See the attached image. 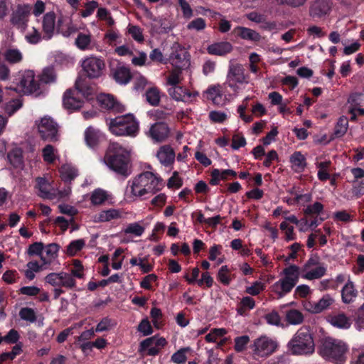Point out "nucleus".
<instances>
[{
    "label": "nucleus",
    "instance_id": "6e6d98bb",
    "mask_svg": "<svg viewBox=\"0 0 364 364\" xmlns=\"http://www.w3.org/2000/svg\"><path fill=\"white\" fill-rule=\"evenodd\" d=\"M183 185V181L178 176V171H174L172 176L168 180L167 186L168 188H179Z\"/></svg>",
    "mask_w": 364,
    "mask_h": 364
},
{
    "label": "nucleus",
    "instance_id": "c85d7f7f",
    "mask_svg": "<svg viewBox=\"0 0 364 364\" xmlns=\"http://www.w3.org/2000/svg\"><path fill=\"white\" fill-rule=\"evenodd\" d=\"M232 50V46L229 42H219L210 45L207 48L208 53L210 55H223Z\"/></svg>",
    "mask_w": 364,
    "mask_h": 364
},
{
    "label": "nucleus",
    "instance_id": "09e8293b",
    "mask_svg": "<svg viewBox=\"0 0 364 364\" xmlns=\"http://www.w3.org/2000/svg\"><path fill=\"white\" fill-rule=\"evenodd\" d=\"M60 277V287L72 289L75 286V280L71 274L61 272Z\"/></svg>",
    "mask_w": 364,
    "mask_h": 364
},
{
    "label": "nucleus",
    "instance_id": "423d86ee",
    "mask_svg": "<svg viewBox=\"0 0 364 364\" xmlns=\"http://www.w3.org/2000/svg\"><path fill=\"white\" fill-rule=\"evenodd\" d=\"M110 132L116 136H134L139 126L132 114H126L107 120Z\"/></svg>",
    "mask_w": 364,
    "mask_h": 364
},
{
    "label": "nucleus",
    "instance_id": "20e7f679",
    "mask_svg": "<svg viewBox=\"0 0 364 364\" xmlns=\"http://www.w3.org/2000/svg\"><path fill=\"white\" fill-rule=\"evenodd\" d=\"M348 349V346L343 341L326 338L322 341L320 353L323 358L336 364H344Z\"/></svg>",
    "mask_w": 364,
    "mask_h": 364
},
{
    "label": "nucleus",
    "instance_id": "ea45409f",
    "mask_svg": "<svg viewBox=\"0 0 364 364\" xmlns=\"http://www.w3.org/2000/svg\"><path fill=\"white\" fill-rule=\"evenodd\" d=\"M107 200V194L102 189H96L91 194L90 200L95 205H101Z\"/></svg>",
    "mask_w": 364,
    "mask_h": 364
},
{
    "label": "nucleus",
    "instance_id": "0e129e2a",
    "mask_svg": "<svg viewBox=\"0 0 364 364\" xmlns=\"http://www.w3.org/2000/svg\"><path fill=\"white\" fill-rule=\"evenodd\" d=\"M19 292L23 295L34 296L41 293V289L36 286H26L21 287Z\"/></svg>",
    "mask_w": 364,
    "mask_h": 364
},
{
    "label": "nucleus",
    "instance_id": "e2e57ef3",
    "mask_svg": "<svg viewBox=\"0 0 364 364\" xmlns=\"http://www.w3.org/2000/svg\"><path fill=\"white\" fill-rule=\"evenodd\" d=\"M85 9L81 11V16L83 18L90 16L97 8L98 3L95 1H91L85 4Z\"/></svg>",
    "mask_w": 364,
    "mask_h": 364
},
{
    "label": "nucleus",
    "instance_id": "774afa93",
    "mask_svg": "<svg viewBox=\"0 0 364 364\" xmlns=\"http://www.w3.org/2000/svg\"><path fill=\"white\" fill-rule=\"evenodd\" d=\"M355 322L358 328H361L363 327V325H364V303L358 309L356 312Z\"/></svg>",
    "mask_w": 364,
    "mask_h": 364
},
{
    "label": "nucleus",
    "instance_id": "37998d69",
    "mask_svg": "<svg viewBox=\"0 0 364 364\" xmlns=\"http://www.w3.org/2000/svg\"><path fill=\"white\" fill-rule=\"evenodd\" d=\"M323 210V205L320 202H315L313 204L307 205L303 210L304 215H319Z\"/></svg>",
    "mask_w": 364,
    "mask_h": 364
},
{
    "label": "nucleus",
    "instance_id": "c756f323",
    "mask_svg": "<svg viewBox=\"0 0 364 364\" xmlns=\"http://www.w3.org/2000/svg\"><path fill=\"white\" fill-rule=\"evenodd\" d=\"M333 302L334 299L329 294H326L317 302L310 304L309 311L314 314L321 313L327 309Z\"/></svg>",
    "mask_w": 364,
    "mask_h": 364
},
{
    "label": "nucleus",
    "instance_id": "9d476101",
    "mask_svg": "<svg viewBox=\"0 0 364 364\" xmlns=\"http://www.w3.org/2000/svg\"><path fill=\"white\" fill-rule=\"evenodd\" d=\"M278 347L277 342L266 336L256 338L251 346L255 357L266 358L274 353Z\"/></svg>",
    "mask_w": 364,
    "mask_h": 364
},
{
    "label": "nucleus",
    "instance_id": "f8f14e48",
    "mask_svg": "<svg viewBox=\"0 0 364 364\" xmlns=\"http://www.w3.org/2000/svg\"><path fill=\"white\" fill-rule=\"evenodd\" d=\"M301 277L308 280L320 279L326 274V267L316 258H310L301 269Z\"/></svg>",
    "mask_w": 364,
    "mask_h": 364
},
{
    "label": "nucleus",
    "instance_id": "cd10ccee",
    "mask_svg": "<svg viewBox=\"0 0 364 364\" xmlns=\"http://www.w3.org/2000/svg\"><path fill=\"white\" fill-rule=\"evenodd\" d=\"M58 250L59 246L55 243H51L44 247L41 259L43 264H51L57 257Z\"/></svg>",
    "mask_w": 364,
    "mask_h": 364
},
{
    "label": "nucleus",
    "instance_id": "5fc2aeb1",
    "mask_svg": "<svg viewBox=\"0 0 364 364\" xmlns=\"http://www.w3.org/2000/svg\"><path fill=\"white\" fill-rule=\"evenodd\" d=\"M154 345L160 350L166 344V341L164 338L151 337L143 341V345L149 346V345Z\"/></svg>",
    "mask_w": 364,
    "mask_h": 364
},
{
    "label": "nucleus",
    "instance_id": "ddd939ff",
    "mask_svg": "<svg viewBox=\"0 0 364 364\" xmlns=\"http://www.w3.org/2000/svg\"><path fill=\"white\" fill-rule=\"evenodd\" d=\"M31 7L28 4L18 5L11 15V24L23 32L28 26Z\"/></svg>",
    "mask_w": 364,
    "mask_h": 364
},
{
    "label": "nucleus",
    "instance_id": "5701e85b",
    "mask_svg": "<svg viewBox=\"0 0 364 364\" xmlns=\"http://www.w3.org/2000/svg\"><path fill=\"white\" fill-rule=\"evenodd\" d=\"M97 101L100 105L107 109H114L116 112H122L124 109L123 105L115 102L113 96L109 94H100L97 97Z\"/></svg>",
    "mask_w": 364,
    "mask_h": 364
},
{
    "label": "nucleus",
    "instance_id": "49530a36",
    "mask_svg": "<svg viewBox=\"0 0 364 364\" xmlns=\"http://www.w3.org/2000/svg\"><path fill=\"white\" fill-rule=\"evenodd\" d=\"M55 79L56 75L53 68H45L40 76V81L46 84L55 82Z\"/></svg>",
    "mask_w": 364,
    "mask_h": 364
},
{
    "label": "nucleus",
    "instance_id": "2f4dec72",
    "mask_svg": "<svg viewBox=\"0 0 364 364\" xmlns=\"http://www.w3.org/2000/svg\"><path fill=\"white\" fill-rule=\"evenodd\" d=\"M291 168L297 172L302 171L306 166V159L300 151H295L290 156Z\"/></svg>",
    "mask_w": 364,
    "mask_h": 364
},
{
    "label": "nucleus",
    "instance_id": "680f3d73",
    "mask_svg": "<svg viewBox=\"0 0 364 364\" xmlns=\"http://www.w3.org/2000/svg\"><path fill=\"white\" fill-rule=\"evenodd\" d=\"M43 249L44 246L42 242H34L29 246L28 249V254L29 255H38L41 258Z\"/></svg>",
    "mask_w": 364,
    "mask_h": 364
},
{
    "label": "nucleus",
    "instance_id": "4c0bfd02",
    "mask_svg": "<svg viewBox=\"0 0 364 364\" xmlns=\"http://www.w3.org/2000/svg\"><path fill=\"white\" fill-rule=\"evenodd\" d=\"M286 320L289 324L298 325L303 322L304 316L299 311L291 309L287 311Z\"/></svg>",
    "mask_w": 364,
    "mask_h": 364
},
{
    "label": "nucleus",
    "instance_id": "864d4df0",
    "mask_svg": "<svg viewBox=\"0 0 364 364\" xmlns=\"http://www.w3.org/2000/svg\"><path fill=\"white\" fill-rule=\"evenodd\" d=\"M265 288V285L260 281H257L254 282L251 286L247 287L246 288V293L256 296L258 295L261 291H262Z\"/></svg>",
    "mask_w": 364,
    "mask_h": 364
},
{
    "label": "nucleus",
    "instance_id": "6ab92c4d",
    "mask_svg": "<svg viewBox=\"0 0 364 364\" xmlns=\"http://www.w3.org/2000/svg\"><path fill=\"white\" fill-rule=\"evenodd\" d=\"M112 75L114 80L119 85H127L132 79L130 69L122 64H119L112 70Z\"/></svg>",
    "mask_w": 364,
    "mask_h": 364
},
{
    "label": "nucleus",
    "instance_id": "9b49d317",
    "mask_svg": "<svg viewBox=\"0 0 364 364\" xmlns=\"http://www.w3.org/2000/svg\"><path fill=\"white\" fill-rule=\"evenodd\" d=\"M81 66L85 75L89 78L100 77L105 68V63L101 58L90 55L81 62Z\"/></svg>",
    "mask_w": 364,
    "mask_h": 364
},
{
    "label": "nucleus",
    "instance_id": "2eb2a0df",
    "mask_svg": "<svg viewBox=\"0 0 364 364\" xmlns=\"http://www.w3.org/2000/svg\"><path fill=\"white\" fill-rule=\"evenodd\" d=\"M55 14L53 11L46 13L42 19L43 39H50L55 33Z\"/></svg>",
    "mask_w": 364,
    "mask_h": 364
},
{
    "label": "nucleus",
    "instance_id": "412c9836",
    "mask_svg": "<svg viewBox=\"0 0 364 364\" xmlns=\"http://www.w3.org/2000/svg\"><path fill=\"white\" fill-rule=\"evenodd\" d=\"M125 218L126 213L122 209L109 208L100 211L97 216L96 221L105 223Z\"/></svg>",
    "mask_w": 364,
    "mask_h": 364
},
{
    "label": "nucleus",
    "instance_id": "6e6552de",
    "mask_svg": "<svg viewBox=\"0 0 364 364\" xmlns=\"http://www.w3.org/2000/svg\"><path fill=\"white\" fill-rule=\"evenodd\" d=\"M36 126L43 140L54 142L59 139V126L52 117L44 116L36 121Z\"/></svg>",
    "mask_w": 364,
    "mask_h": 364
},
{
    "label": "nucleus",
    "instance_id": "c03bdc74",
    "mask_svg": "<svg viewBox=\"0 0 364 364\" xmlns=\"http://www.w3.org/2000/svg\"><path fill=\"white\" fill-rule=\"evenodd\" d=\"M146 98L150 105L153 106L158 105L160 102V93L159 90L155 87L149 89L146 92Z\"/></svg>",
    "mask_w": 364,
    "mask_h": 364
},
{
    "label": "nucleus",
    "instance_id": "de8ad7c7",
    "mask_svg": "<svg viewBox=\"0 0 364 364\" xmlns=\"http://www.w3.org/2000/svg\"><path fill=\"white\" fill-rule=\"evenodd\" d=\"M23 105L22 101L20 99H15L9 101L6 104L4 109L5 112L9 115H12L17 110H18Z\"/></svg>",
    "mask_w": 364,
    "mask_h": 364
},
{
    "label": "nucleus",
    "instance_id": "c9c22d12",
    "mask_svg": "<svg viewBox=\"0 0 364 364\" xmlns=\"http://www.w3.org/2000/svg\"><path fill=\"white\" fill-rule=\"evenodd\" d=\"M60 176L65 182H70L77 176V170L70 164H65L60 169Z\"/></svg>",
    "mask_w": 364,
    "mask_h": 364
},
{
    "label": "nucleus",
    "instance_id": "f3484780",
    "mask_svg": "<svg viewBox=\"0 0 364 364\" xmlns=\"http://www.w3.org/2000/svg\"><path fill=\"white\" fill-rule=\"evenodd\" d=\"M36 188L38 190V196L44 199H55L57 197L55 189L50 185V182L45 178H36Z\"/></svg>",
    "mask_w": 364,
    "mask_h": 364
},
{
    "label": "nucleus",
    "instance_id": "3c124183",
    "mask_svg": "<svg viewBox=\"0 0 364 364\" xmlns=\"http://www.w3.org/2000/svg\"><path fill=\"white\" fill-rule=\"evenodd\" d=\"M21 319L33 323L36 320V313L33 309L28 307L22 308L19 311Z\"/></svg>",
    "mask_w": 364,
    "mask_h": 364
},
{
    "label": "nucleus",
    "instance_id": "a19ab883",
    "mask_svg": "<svg viewBox=\"0 0 364 364\" xmlns=\"http://www.w3.org/2000/svg\"><path fill=\"white\" fill-rule=\"evenodd\" d=\"M85 245V242L83 239L73 240L67 247L66 253L70 256H73L82 250Z\"/></svg>",
    "mask_w": 364,
    "mask_h": 364
},
{
    "label": "nucleus",
    "instance_id": "8fccbe9b",
    "mask_svg": "<svg viewBox=\"0 0 364 364\" xmlns=\"http://www.w3.org/2000/svg\"><path fill=\"white\" fill-rule=\"evenodd\" d=\"M144 232V228L138 223H132L129 224L124 230L127 234H132L135 236L139 237Z\"/></svg>",
    "mask_w": 364,
    "mask_h": 364
},
{
    "label": "nucleus",
    "instance_id": "a211bd4d",
    "mask_svg": "<svg viewBox=\"0 0 364 364\" xmlns=\"http://www.w3.org/2000/svg\"><path fill=\"white\" fill-rule=\"evenodd\" d=\"M159 163L166 167L171 166L175 161V152L169 145L161 146L156 154Z\"/></svg>",
    "mask_w": 364,
    "mask_h": 364
},
{
    "label": "nucleus",
    "instance_id": "f03ea898",
    "mask_svg": "<svg viewBox=\"0 0 364 364\" xmlns=\"http://www.w3.org/2000/svg\"><path fill=\"white\" fill-rule=\"evenodd\" d=\"M104 161L113 171L124 176L129 175V151L119 143L110 142Z\"/></svg>",
    "mask_w": 364,
    "mask_h": 364
},
{
    "label": "nucleus",
    "instance_id": "58836bf2",
    "mask_svg": "<svg viewBox=\"0 0 364 364\" xmlns=\"http://www.w3.org/2000/svg\"><path fill=\"white\" fill-rule=\"evenodd\" d=\"M182 69L173 68L166 78L167 85L170 86L178 85L182 80Z\"/></svg>",
    "mask_w": 364,
    "mask_h": 364
},
{
    "label": "nucleus",
    "instance_id": "393cba45",
    "mask_svg": "<svg viewBox=\"0 0 364 364\" xmlns=\"http://www.w3.org/2000/svg\"><path fill=\"white\" fill-rule=\"evenodd\" d=\"M330 9L329 0H316L311 6L310 15L313 17H321Z\"/></svg>",
    "mask_w": 364,
    "mask_h": 364
},
{
    "label": "nucleus",
    "instance_id": "bf43d9fd",
    "mask_svg": "<svg viewBox=\"0 0 364 364\" xmlns=\"http://www.w3.org/2000/svg\"><path fill=\"white\" fill-rule=\"evenodd\" d=\"M43 38L41 33L35 28L26 36V41L31 44L38 43Z\"/></svg>",
    "mask_w": 364,
    "mask_h": 364
},
{
    "label": "nucleus",
    "instance_id": "1a4fd4ad",
    "mask_svg": "<svg viewBox=\"0 0 364 364\" xmlns=\"http://www.w3.org/2000/svg\"><path fill=\"white\" fill-rule=\"evenodd\" d=\"M16 90L25 95H38L41 93V84L39 80L36 79L33 70H25L20 75Z\"/></svg>",
    "mask_w": 364,
    "mask_h": 364
},
{
    "label": "nucleus",
    "instance_id": "dca6fc26",
    "mask_svg": "<svg viewBox=\"0 0 364 364\" xmlns=\"http://www.w3.org/2000/svg\"><path fill=\"white\" fill-rule=\"evenodd\" d=\"M168 93L174 100L185 102H191L192 97H195L198 95V92H191L178 85L171 86L168 89Z\"/></svg>",
    "mask_w": 364,
    "mask_h": 364
},
{
    "label": "nucleus",
    "instance_id": "72a5a7b5",
    "mask_svg": "<svg viewBox=\"0 0 364 364\" xmlns=\"http://www.w3.org/2000/svg\"><path fill=\"white\" fill-rule=\"evenodd\" d=\"M100 131L91 127H88L85 132V141L90 147L96 146L100 141Z\"/></svg>",
    "mask_w": 364,
    "mask_h": 364
},
{
    "label": "nucleus",
    "instance_id": "f704fd0d",
    "mask_svg": "<svg viewBox=\"0 0 364 364\" xmlns=\"http://www.w3.org/2000/svg\"><path fill=\"white\" fill-rule=\"evenodd\" d=\"M4 58L10 64H17L22 61L23 53L17 48H9L4 53Z\"/></svg>",
    "mask_w": 364,
    "mask_h": 364
},
{
    "label": "nucleus",
    "instance_id": "4be33fe9",
    "mask_svg": "<svg viewBox=\"0 0 364 364\" xmlns=\"http://www.w3.org/2000/svg\"><path fill=\"white\" fill-rule=\"evenodd\" d=\"M79 92L77 91L67 90L63 95L64 107L70 110H75L80 108L82 102L78 99Z\"/></svg>",
    "mask_w": 364,
    "mask_h": 364
},
{
    "label": "nucleus",
    "instance_id": "a18cd8bd",
    "mask_svg": "<svg viewBox=\"0 0 364 364\" xmlns=\"http://www.w3.org/2000/svg\"><path fill=\"white\" fill-rule=\"evenodd\" d=\"M56 150L50 145L48 144L43 149V158L48 163H53L56 159Z\"/></svg>",
    "mask_w": 364,
    "mask_h": 364
},
{
    "label": "nucleus",
    "instance_id": "4d7b16f0",
    "mask_svg": "<svg viewBox=\"0 0 364 364\" xmlns=\"http://www.w3.org/2000/svg\"><path fill=\"white\" fill-rule=\"evenodd\" d=\"M205 26L206 23L205 20L202 18H197L187 25V28L189 30H196L199 31L203 30Z\"/></svg>",
    "mask_w": 364,
    "mask_h": 364
},
{
    "label": "nucleus",
    "instance_id": "f257e3e1",
    "mask_svg": "<svg viewBox=\"0 0 364 364\" xmlns=\"http://www.w3.org/2000/svg\"><path fill=\"white\" fill-rule=\"evenodd\" d=\"M162 178L151 171H144L128 182L127 194L131 198L144 199L148 195L155 194L162 187Z\"/></svg>",
    "mask_w": 364,
    "mask_h": 364
},
{
    "label": "nucleus",
    "instance_id": "4468645a",
    "mask_svg": "<svg viewBox=\"0 0 364 364\" xmlns=\"http://www.w3.org/2000/svg\"><path fill=\"white\" fill-rule=\"evenodd\" d=\"M168 60L173 68L182 70L188 68L190 65L188 53L178 43H174L171 46V53Z\"/></svg>",
    "mask_w": 364,
    "mask_h": 364
},
{
    "label": "nucleus",
    "instance_id": "473e14b6",
    "mask_svg": "<svg viewBox=\"0 0 364 364\" xmlns=\"http://www.w3.org/2000/svg\"><path fill=\"white\" fill-rule=\"evenodd\" d=\"M330 323L339 328L347 329L350 328L351 321L344 314H338L329 318Z\"/></svg>",
    "mask_w": 364,
    "mask_h": 364
},
{
    "label": "nucleus",
    "instance_id": "79ce46f5",
    "mask_svg": "<svg viewBox=\"0 0 364 364\" xmlns=\"http://www.w3.org/2000/svg\"><path fill=\"white\" fill-rule=\"evenodd\" d=\"M331 161H325L317 164L318 168V178L321 181H326L329 178L328 168L330 166Z\"/></svg>",
    "mask_w": 364,
    "mask_h": 364
},
{
    "label": "nucleus",
    "instance_id": "13d9d810",
    "mask_svg": "<svg viewBox=\"0 0 364 364\" xmlns=\"http://www.w3.org/2000/svg\"><path fill=\"white\" fill-rule=\"evenodd\" d=\"M250 341L248 336H242L235 339V350L237 352H242Z\"/></svg>",
    "mask_w": 364,
    "mask_h": 364
},
{
    "label": "nucleus",
    "instance_id": "e433bc0d",
    "mask_svg": "<svg viewBox=\"0 0 364 364\" xmlns=\"http://www.w3.org/2000/svg\"><path fill=\"white\" fill-rule=\"evenodd\" d=\"M348 127V121L347 117L344 116L341 117L335 127L333 136L331 137V139L343 136L346 133Z\"/></svg>",
    "mask_w": 364,
    "mask_h": 364
},
{
    "label": "nucleus",
    "instance_id": "aec40b11",
    "mask_svg": "<svg viewBox=\"0 0 364 364\" xmlns=\"http://www.w3.org/2000/svg\"><path fill=\"white\" fill-rule=\"evenodd\" d=\"M149 134L154 141L161 142L168 138L169 129L165 123H156L151 127Z\"/></svg>",
    "mask_w": 364,
    "mask_h": 364
},
{
    "label": "nucleus",
    "instance_id": "a878e982",
    "mask_svg": "<svg viewBox=\"0 0 364 364\" xmlns=\"http://www.w3.org/2000/svg\"><path fill=\"white\" fill-rule=\"evenodd\" d=\"M206 98L211 100L213 104L220 105L223 104V95L222 87L220 85L210 86L205 91Z\"/></svg>",
    "mask_w": 364,
    "mask_h": 364
},
{
    "label": "nucleus",
    "instance_id": "7c9ffc66",
    "mask_svg": "<svg viewBox=\"0 0 364 364\" xmlns=\"http://www.w3.org/2000/svg\"><path fill=\"white\" fill-rule=\"evenodd\" d=\"M357 295L358 291L355 289L353 282L348 280L341 290L342 301L345 304H349L355 300Z\"/></svg>",
    "mask_w": 364,
    "mask_h": 364
},
{
    "label": "nucleus",
    "instance_id": "338daca9",
    "mask_svg": "<svg viewBox=\"0 0 364 364\" xmlns=\"http://www.w3.org/2000/svg\"><path fill=\"white\" fill-rule=\"evenodd\" d=\"M20 336L18 331L15 329L10 330L8 333L4 337V341L7 343H16L19 340Z\"/></svg>",
    "mask_w": 364,
    "mask_h": 364
},
{
    "label": "nucleus",
    "instance_id": "0eeeda50",
    "mask_svg": "<svg viewBox=\"0 0 364 364\" xmlns=\"http://www.w3.org/2000/svg\"><path fill=\"white\" fill-rule=\"evenodd\" d=\"M248 83L249 76L245 74L243 66L240 64L231 63L229 65L225 85L237 96Z\"/></svg>",
    "mask_w": 364,
    "mask_h": 364
},
{
    "label": "nucleus",
    "instance_id": "39448f33",
    "mask_svg": "<svg viewBox=\"0 0 364 364\" xmlns=\"http://www.w3.org/2000/svg\"><path fill=\"white\" fill-rule=\"evenodd\" d=\"M300 273H301L300 268L295 264H291L284 268L281 273L283 277L272 286V291L279 297H283L295 287L299 281Z\"/></svg>",
    "mask_w": 364,
    "mask_h": 364
},
{
    "label": "nucleus",
    "instance_id": "b1692460",
    "mask_svg": "<svg viewBox=\"0 0 364 364\" xmlns=\"http://www.w3.org/2000/svg\"><path fill=\"white\" fill-rule=\"evenodd\" d=\"M233 33L244 40L258 42L261 39V36L258 32L243 26H237L235 28Z\"/></svg>",
    "mask_w": 364,
    "mask_h": 364
},
{
    "label": "nucleus",
    "instance_id": "7ed1b4c3",
    "mask_svg": "<svg viewBox=\"0 0 364 364\" xmlns=\"http://www.w3.org/2000/svg\"><path fill=\"white\" fill-rule=\"evenodd\" d=\"M288 348L294 355H307L314 353L315 345L309 328L301 327L289 342Z\"/></svg>",
    "mask_w": 364,
    "mask_h": 364
},
{
    "label": "nucleus",
    "instance_id": "69168bd1",
    "mask_svg": "<svg viewBox=\"0 0 364 364\" xmlns=\"http://www.w3.org/2000/svg\"><path fill=\"white\" fill-rule=\"evenodd\" d=\"M246 144V140L245 137L239 134L233 135L232 139V148L233 149H238L240 147L245 146Z\"/></svg>",
    "mask_w": 364,
    "mask_h": 364
},
{
    "label": "nucleus",
    "instance_id": "bb28decb",
    "mask_svg": "<svg viewBox=\"0 0 364 364\" xmlns=\"http://www.w3.org/2000/svg\"><path fill=\"white\" fill-rule=\"evenodd\" d=\"M77 48L81 50H90L93 48L94 42L90 33H79L75 41Z\"/></svg>",
    "mask_w": 364,
    "mask_h": 364
},
{
    "label": "nucleus",
    "instance_id": "052dcab7",
    "mask_svg": "<svg viewBox=\"0 0 364 364\" xmlns=\"http://www.w3.org/2000/svg\"><path fill=\"white\" fill-rule=\"evenodd\" d=\"M60 272L50 273L45 277V282L53 287H60Z\"/></svg>",
    "mask_w": 364,
    "mask_h": 364
},
{
    "label": "nucleus",
    "instance_id": "603ef678",
    "mask_svg": "<svg viewBox=\"0 0 364 364\" xmlns=\"http://www.w3.org/2000/svg\"><path fill=\"white\" fill-rule=\"evenodd\" d=\"M127 29L128 33L136 41L139 43L144 41V36L142 33V30L140 27L129 24Z\"/></svg>",
    "mask_w": 364,
    "mask_h": 364
}]
</instances>
